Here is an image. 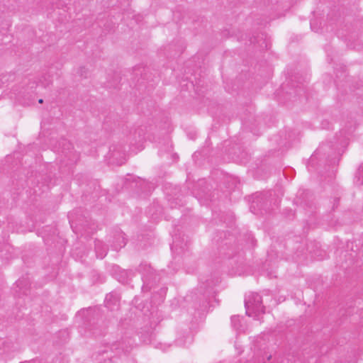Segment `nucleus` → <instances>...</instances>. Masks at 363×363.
I'll return each instance as SVG.
<instances>
[{"mask_svg": "<svg viewBox=\"0 0 363 363\" xmlns=\"http://www.w3.org/2000/svg\"><path fill=\"white\" fill-rule=\"evenodd\" d=\"M147 269V271H150V267L147 265H144V266H140V272L143 274V279H144V277H145V274H143V272H142L143 269Z\"/></svg>", "mask_w": 363, "mask_h": 363, "instance_id": "5", "label": "nucleus"}, {"mask_svg": "<svg viewBox=\"0 0 363 363\" xmlns=\"http://www.w3.org/2000/svg\"><path fill=\"white\" fill-rule=\"evenodd\" d=\"M108 297H109L108 296H107L106 297V302H107V303H106V304H107V306H108Z\"/></svg>", "mask_w": 363, "mask_h": 363, "instance_id": "9", "label": "nucleus"}, {"mask_svg": "<svg viewBox=\"0 0 363 363\" xmlns=\"http://www.w3.org/2000/svg\"><path fill=\"white\" fill-rule=\"evenodd\" d=\"M358 172H359V174H362V173L363 174V164H362V165L359 167V169H358Z\"/></svg>", "mask_w": 363, "mask_h": 363, "instance_id": "6", "label": "nucleus"}, {"mask_svg": "<svg viewBox=\"0 0 363 363\" xmlns=\"http://www.w3.org/2000/svg\"><path fill=\"white\" fill-rule=\"evenodd\" d=\"M38 102H39L40 104H42V103H43V99H39Z\"/></svg>", "mask_w": 363, "mask_h": 363, "instance_id": "10", "label": "nucleus"}, {"mask_svg": "<svg viewBox=\"0 0 363 363\" xmlns=\"http://www.w3.org/2000/svg\"><path fill=\"white\" fill-rule=\"evenodd\" d=\"M262 298L257 293H250L245 299L246 314L248 316L258 318L259 315L264 313V308L262 305Z\"/></svg>", "mask_w": 363, "mask_h": 363, "instance_id": "1", "label": "nucleus"}, {"mask_svg": "<svg viewBox=\"0 0 363 363\" xmlns=\"http://www.w3.org/2000/svg\"><path fill=\"white\" fill-rule=\"evenodd\" d=\"M177 245L174 242L173 246L171 247V250H173L174 247H176Z\"/></svg>", "mask_w": 363, "mask_h": 363, "instance_id": "8", "label": "nucleus"}, {"mask_svg": "<svg viewBox=\"0 0 363 363\" xmlns=\"http://www.w3.org/2000/svg\"><path fill=\"white\" fill-rule=\"evenodd\" d=\"M232 326L238 331H243L244 328L241 325V320L239 316H232L231 318Z\"/></svg>", "mask_w": 363, "mask_h": 363, "instance_id": "3", "label": "nucleus"}, {"mask_svg": "<svg viewBox=\"0 0 363 363\" xmlns=\"http://www.w3.org/2000/svg\"><path fill=\"white\" fill-rule=\"evenodd\" d=\"M130 272L123 270L121 271V277L118 279V281L122 283H128V276Z\"/></svg>", "mask_w": 363, "mask_h": 363, "instance_id": "4", "label": "nucleus"}, {"mask_svg": "<svg viewBox=\"0 0 363 363\" xmlns=\"http://www.w3.org/2000/svg\"><path fill=\"white\" fill-rule=\"evenodd\" d=\"M95 248L96 256L100 259H103L106 255V249L103 248V245L99 241L96 242Z\"/></svg>", "mask_w": 363, "mask_h": 363, "instance_id": "2", "label": "nucleus"}, {"mask_svg": "<svg viewBox=\"0 0 363 363\" xmlns=\"http://www.w3.org/2000/svg\"><path fill=\"white\" fill-rule=\"evenodd\" d=\"M125 240H124V238H123V240H122V245H121L119 247L121 248V247H122L125 246Z\"/></svg>", "mask_w": 363, "mask_h": 363, "instance_id": "7", "label": "nucleus"}]
</instances>
